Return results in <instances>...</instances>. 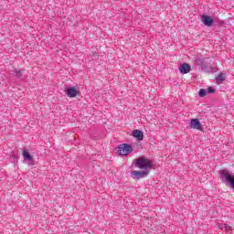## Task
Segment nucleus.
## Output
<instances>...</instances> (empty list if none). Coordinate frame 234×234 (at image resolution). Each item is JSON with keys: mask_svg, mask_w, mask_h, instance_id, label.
Returning a JSON list of instances; mask_svg holds the SVG:
<instances>
[{"mask_svg": "<svg viewBox=\"0 0 234 234\" xmlns=\"http://www.w3.org/2000/svg\"><path fill=\"white\" fill-rule=\"evenodd\" d=\"M135 166L139 169H145V171H147L149 169H153V161L141 156L136 159Z\"/></svg>", "mask_w": 234, "mask_h": 234, "instance_id": "f257e3e1", "label": "nucleus"}, {"mask_svg": "<svg viewBox=\"0 0 234 234\" xmlns=\"http://www.w3.org/2000/svg\"><path fill=\"white\" fill-rule=\"evenodd\" d=\"M219 176L220 178H222L225 184H229V186H232V189H234V175L233 174H230L226 170H220Z\"/></svg>", "mask_w": 234, "mask_h": 234, "instance_id": "f03ea898", "label": "nucleus"}, {"mask_svg": "<svg viewBox=\"0 0 234 234\" xmlns=\"http://www.w3.org/2000/svg\"><path fill=\"white\" fill-rule=\"evenodd\" d=\"M117 153L121 156H127L133 153V145L128 144H122L118 145Z\"/></svg>", "mask_w": 234, "mask_h": 234, "instance_id": "7ed1b4c3", "label": "nucleus"}, {"mask_svg": "<svg viewBox=\"0 0 234 234\" xmlns=\"http://www.w3.org/2000/svg\"><path fill=\"white\" fill-rule=\"evenodd\" d=\"M149 175V171H132L131 176L133 178V180H140V178H145Z\"/></svg>", "mask_w": 234, "mask_h": 234, "instance_id": "20e7f679", "label": "nucleus"}, {"mask_svg": "<svg viewBox=\"0 0 234 234\" xmlns=\"http://www.w3.org/2000/svg\"><path fill=\"white\" fill-rule=\"evenodd\" d=\"M201 20L205 27H213V23H215V20L207 15L201 16Z\"/></svg>", "mask_w": 234, "mask_h": 234, "instance_id": "39448f33", "label": "nucleus"}, {"mask_svg": "<svg viewBox=\"0 0 234 234\" xmlns=\"http://www.w3.org/2000/svg\"><path fill=\"white\" fill-rule=\"evenodd\" d=\"M190 129H196L197 131H201L202 123H200V121H198V119H192L190 121Z\"/></svg>", "mask_w": 234, "mask_h": 234, "instance_id": "423d86ee", "label": "nucleus"}, {"mask_svg": "<svg viewBox=\"0 0 234 234\" xmlns=\"http://www.w3.org/2000/svg\"><path fill=\"white\" fill-rule=\"evenodd\" d=\"M179 71L182 74H189V72H191V66L187 63H183L179 67Z\"/></svg>", "mask_w": 234, "mask_h": 234, "instance_id": "0eeeda50", "label": "nucleus"}, {"mask_svg": "<svg viewBox=\"0 0 234 234\" xmlns=\"http://www.w3.org/2000/svg\"><path fill=\"white\" fill-rule=\"evenodd\" d=\"M67 96L68 98H76V96H78V90H76L74 87L68 88Z\"/></svg>", "mask_w": 234, "mask_h": 234, "instance_id": "6e6552de", "label": "nucleus"}, {"mask_svg": "<svg viewBox=\"0 0 234 234\" xmlns=\"http://www.w3.org/2000/svg\"><path fill=\"white\" fill-rule=\"evenodd\" d=\"M133 137L136 138V140H138V142H142V140H144V132H142L140 130H134L133 132Z\"/></svg>", "mask_w": 234, "mask_h": 234, "instance_id": "1a4fd4ad", "label": "nucleus"}, {"mask_svg": "<svg viewBox=\"0 0 234 234\" xmlns=\"http://www.w3.org/2000/svg\"><path fill=\"white\" fill-rule=\"evenodd\" d=\"M10 75L15 76V78H22L23 77V73L21 72V70H19L17 69H13L10 71Z\"/></svg>", "mask_w": 234, "mask_h": 234, "instance_id": "9d476101", "label": "nucleus"}, {"mask_svg": "<svg viewBox=\"0 0 234 234\" xmlns=\"http://www.w3.org/2000/svg\"><path fill=\"white\" fill-rule=\"evenodd\" d=\"M225 80H226V75H224V73H219L216 77L217 83H222V81H225Z\"/></svg>", "mask_w": 234, "mask_h": 234, "instance_id": "9b49d317", "label": "nucleus"}, {"mask_svg": "<svg viewBox=\"0 0 234 234\" xmlns=\"http://www.w3.org/2000/svg\"><path fill=\"white\" fill-rule=\"evenodd\" d=\"M23 156H24V160H28L29 162H32L33 160L32 156L27 150L23 151Z\"/></svg>", "mask_w": 234, "mask_h": 234, "instance_id": "f8f14e48", "label": "nucleus"}, {"mask_svg": "<svg viewBox=\"0 0 234 234\" xmlns=\"http://www.w3.org/2000/svg\"><path fill=\"white\" fill-rule=\"evenodd\" d=\"M206 94H207V90L206 89L199 90L198 95L200 98H204V96H206Z\"/></svg>", "mask_w": 234, "mask_h": 234, "instance_id": "ddd939ff", "label": "nucleus"}, {"mask_svg": "<svg viewBox=\"0 0 234 234\" xmlns=\"http://www.w3.org/2000/svg\"><path fill=\"white\" fill-rule=\"evenodd\" d=\"M207 92L208 94H215V92H217V90H215V88H213V87H208L207 90Z\"/></svg>", "mask_w": 234, "mask_h": 234, "instance_id": "4468645a", "label": "nucleus"}, {"mask_svg": "<svg viewBox=\"0 0 234 234\" xmlns=\"http://www.w3.org/2000/svg\"><path fill=\"white\" fill-rule=\"evenodd\" d=\"M223 228L225 231H229V229H231V226L228 224H223Z\"/></svg>", "mask_w": 234, "mask_h": 234, "instance_id": "2eb2a0df", "label": "nucleus"}, {"mask_svg": "<svg viewBox=\"0 0 234 234\" xmlns=\"http://www.w3.org/2000/svg\"><path fill=\"white\" fill-rule=\"evenodd\" d=\"M218 228H219V229H224V224H219Z\"/></svg>", "mask_w": 234, "mask_h": 234, "instance_id": "dca6fc26", "label": "nucleus"}]
</instances>
